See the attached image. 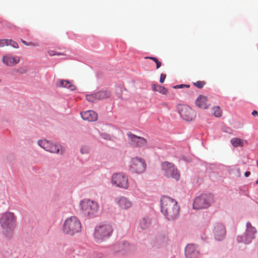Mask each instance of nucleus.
Returning a JSON list of instances; mask_svg holds the SVG:
<instances>
[{"label": "nucleus", "mask_w": 258, "mask_h": 258, "mask_svg": "<svg viewBox=\"0 0 258 258\" xmlns=\"http://www.w3.org/2000/svg\"><path fill=\"white\" fill-rule=\"evenodd\" d=\"M81 223L76 216L68 217L64 221L62 230L66 234L73 236L81 232Z\"/></svg>", "instance_id": "5"}, {"label": "nucleus", "mask_w": 258, "mask_h": 258, "mask_svg": "<svg viewBox=\"0 0 258 258\" xmlns=\"http://www.w3.org/2000/svg\"><path fill=\"white\" fill-rule=\"evenodd\" d=\"M256 233V228L248 221L246 223L244 232L241 235H237L236 241L239 243L249 244L255 238Z\"/></svg>", "instance_id": "6"}, {"label": "nucleus", "mask_w": 258, "mask_h": 258, "mask_svg": "<svg viewBox=\"0 0 258 258\" xmlns=\"http://www.w3.org/2000/svg\"><path fill=\"white\" fill-rule=\"evenodd\" d=\"M114 203L121 210H127L133 206V202L127 197L119 196L114 199Z\"/></svg>", "instance_id": "14"}, {"label": "nucleus", "mask_w": 258, "mask_h": 258, "mask_svg": "<svg viewBox=\"0 0 258 258\" xmlns=\"http://www.w3.org/2000/svg\"><path fill=\"white\" fill-rule=\"evenodd\" d=\"M256 183L258 184V180L256 181Z\"/></svg>", "instance_id": "43"}, {"label": "nucleus", "mask_w": 258, "mask_h": 258, "mask_svg": "<svg viewBox=\"0 0 258 258\" xmlns=\"http://www.w3.org/2000/svg\"><path fill=\"white\" fill-rule=\"evenodd\" d=\"M113 231L112 225L107 222L97 225L94 228V237L98 241H103L109 238Z\"/></svg>", "instance_id": "4"}, {"label": "nucleus", "mask_w": 258, "mask_h": 258, "mask_svg": "<svg viewBox=\"0 0 258 258\" xmlns=\"http://www.w3.org/2000/svg\"><path fill=\"white\" fill-rule=\"evenodd\" d=\"M183 87H189V86L186 85L181 84V85H176V86H173V88H174V89L182 88Z\"/></svg>", "instance_id": "35"}, {"label": "nucleus", "mask_w": 258, "mask_h": 258, "mask_svg": "<svg viewBox=\"0 0 258 258\" xmlns=\"http://www.w3.org/2000/svg\"><path fill=\"white\" fill-rule=\"evenodd\" d=\"M16 226V217L12 212L3 213L0 217V227L3 234L7 236H11Z\"/></svg>", "instance_id": "2"}, {"label": "nucleus", "mask_w": 258, "mask_h": 258, "mask_svg": "<svg viewBox=\"0 0 258 258\" xmlns=\"http://www.w3.org/2000/svg\"><path fill=\"white\" fill-rule=\"evenodd\" d=\"M205 84V83L204 81H197L194 83V85L200 89L202 88Z\"/></svg>", "instance_id": "32"}, {"label": "nucleus", "mask_w": 258, "mask_h": 258, "mask_svg": "<svg viewBox=\"0 0 258 258\" xmlns=\"http://www.w3.org/2000/svg\"><path fill=\"white\" fill-rule=\"evenodd\" d=\"M250 172L249 171H246L244 173V175L246 177H248L250 175Z\"/></svg>", "instance_id": "39"}, {"label": "nucleus", "mask_w": 258, "mask_h": 258, "mask_svg": "<svg viewBox=\"0 0 258 258\" xmlns=\"http://www.w3.org/2000/svg\"><path fill=\"white\" fill-rule=\"evenodd\" d=\"M237 170L238 172H239L240 169H239V168H237Z\"/></svg>", "instance_id": "42"}, {"label": "nucleus", "mask_w": 258, "mask_h": 258, "mask_svg": "<svg viewBox=\"0 0 258 258\" xmlns=\"http://www.w3.org/2000/svg\"><path fill=\"white\" fill-rule=\"evenodd\" d=\"M152 88L154 91H157L162 94H166L168 92L167 90L165 87L161 86L153 85Z\"/></svg>", "instance_id": "25"}, {"label": "nucleus", "mask_w": 258, "mask_h": 258, "mask_svg": "<svg viewBox=\"0 0 258 258\" xmlns=\"http://www.w3.org/2000/svg\"><path fill=\"white\" fill-rule=\"evenodd\" d=\"M213 234L215 239L217 241L224 239L226 235V229L224 225L221 223L215 224L213 228Z\"/></svg>", "instance_id": "15"}, {"label": "nucleus", "mask_w": 258, "mask_h": 258, "mask_svg": "<svg viewBox=\"0 0 258 258\" xmlns=\"http://www.w3.org/2000/svg\"><path fill=\"white\" fill-rule=\"evenodd\" d=\"M8 45H10L15 48H18L19 47V45L16 42L12 40V39H8Z\"/></svg>", "instance_id": "30"}, {"label": "nucleus", "mask_w": 258, "mask_h": 258, "mask_svg": "<svg viewBox=\"0 0 258 258\" xmlns=\"http://www.w3.org/2000/svg\"><path fill=\"white\" fill-rule=\"evenodd\" d=\"M257 114V112L256 110H253L252 112V115H255V114Z\"/></svg>", "instance_id": "41"}, {"label": "nucleus", "mask_w": 258, "mask_h": 258, "mask_svg": "<svg viewBox=\"0 0 258 258\" xmlns=\"http://www.w3.org/2000/svg\"><path fill=\"white\" fill-rule=\"evenodd\" d=\"M110 93L108 91H102L98 92L87 94L86 96V99L90 102H94L97 100L105 99L110 96Z\"/></svg>", "instance_id": "17"}, {"label": "nucleus", "mask_w": 258, "mask_h": 258, "mask_svg": "<svg viewBox=\"0 0 258 258\" xmlns=\"http://www.w3.org/2000/svg\"><path fill=\"white\" fill-rule=\"evenodd\" d=\"M1 82V80L0 79V82Z\"/></svg>", "instance_id": "44"}, {"label": "nucleus", "mask_w": 258, "mask_h": 258, "mask_svg": "<svg viewBox=\"0 0 258 258\" xmlns=\"http://www.w3.org/2000/svg\"><path fill=\"white\" fill-rule=\"evenodd\" d=\"M160 203V210L166 219L173 221L179 217L180 208L176 200L167 196H163Z\"/></svg>", "instance_id": "1"}, {"label": "nucleus", "mask_w": 258, "mask_h": 258, "mask_svg": "<svg viewBox=\"0 0 258 258\" xmlns=\"http://www.w3.org/2000/svg\"><path fill=\"white\" fill-rule=\"evenodd\" d=\"M200 254L199 247L194 244H189L185 248V255L186 258H197Z\"/></svg>", "instance_id": "18"}, {"label": "nucleus", "mask_w": 258, "mask_h": 258, "mask_svg": "<svg viewBox=\"0 0 258 258\" xmlns=\"http://www.w3.org/2000/svg\"><path fill=\"white\" fill-rule=\"evenodd\" d=\"M90 258H101V256L100 254L99 255H97V257H96L95 255L91 256Z\"/></svg>", "instance_id": "40"}, {"label": "nucleus", "mask_w": 258, "mask_h": 258, "mask_svg": "<svg viewBox=\"0 0 258 258\" xmlns=\"http://www.w3.org/2000/svg\"><path fill=\"white\" fill-rule=\"evenodd\" d=\"M99 210L98 203L90 199H83L79 203V211L83 215L90 218L96 217Z\"/></svg>", "instance_id": "3"}, {"label": "nucleus", "mask_w": 258, "mask_h": 258, "mask_svg": "<svg viewBox=\"0 0 258 258\" xmlns=\"http://www.w3.org/2000/svg\"><path fill=\"white\" fill-rule=\"evenodd\" d=\"M37 144L41 148L51 153L62 155L65 152L64 147L56 142L44 139L38 141Z\"/></svg>", "instance_id": "7"}, {"label": "nucleus", "mask_w": 258, "mask_h": 258, "mask_svg": "<svg viewBox=\"0 0 258 258\" xmlns=\"http://www.w3.org/2000/svg\"><path fill=\"white\" fill-rule=\"evenodd\" d=\"M148 58L153 60V61H154L155 62H156L158 60L157 58L156 57H148Z\"/></svg>", "instance_id": "38"}, {"label": "nucleus", "mask_w": 258, "mask_h": 258, "mask_svg": "<svg viewBox=\"0 0 258 258\" xmlns=\"http://www.w3.org/2000/svg\"><path fill=\"white\" fill-rule=\"evenodd\" d=\"M230 142L234 147L242 146L243 144V141L237 138H234L231 139Z\"/></svg>", "instance_id": "24"}, {"label": "nucleus", "mask_w": 258, "mask_h": 258, "mask_svg": "<svg viewBox=\"0 0 258 258\" xmlns=\"http://www.w3.org/2000/svg\"><path fill=\"white\" fill-rule=\"evenodd\" d=\"M156 68L157 69H159L161 66V63L158 60L156 62Z\"/></svg>", "instance_id": "37"}, {"label": "nucleus", "mask_w": 258, "mask_h": 258, "mask_svg": "<svg viewBox=\"0 0 258 258\" xmlns=\"http://www.w3.org/2000/svg\"><path fill=\"white\" fill-rule=\"evenodd\" d=\"M8 39H0V47L8 46Z\"/></svg>", "instance_id": "34"}, {"label": "nucleus", "mask_w": 258, "mask_h": 258, "mask_svg": "<svg viewBox=\"0 0 258 258\" xmlns=\"http://www.w3.org/2000/svg\"><path fill=\"white\" fill-rule=\"evenodd\" d=\"M214 202V196L210 194H202L197 197L193 202L194 210H201L209 207Z\"/></svg>", "instance_id": "8"}, {"label": "nucleus", "mask_w": 258, "mask_h": 258, "mask_svg": "<svg viewBox=\"0 0 258 258\" xmlns=\"http://www.w3.org/2000/svg\"><path fill=\"white\" fill-rule=\"evenodd\" d=\"M21 42L25 45L26 46H37L38 45L36 43H33L32 42H27L25 40H23V39H21Z\"/></svg>", "instance_id": "33"}, {"label": "nucleus", "mask_w": 258, "mask_h": 258, "mask_svg": "<svg viewBox=\"0 0 258 258\" xmlns=\"http://www.w3.org/2000/svg\"><path fill=\"white\" fill-rule=\"evenodd\" d=\"M161 172L164 176L172 178L178 181L180 179V174L175 166L172 163L165 161L161 163Z\"/></svg>", "instance_id": "10"}, {"label": "nucleus", "mask_w": 258, "mask_h": 258, "mask_svg": "<svg viewBox=\"0 0 258 258\" xmlns=\"http://www.w3.org/2000/svg\"><path fill=\"white\" fill-rule=\"evenodd\" d=\"M213 114L216 117H220L222 115V111L219 106L214 107L212 109Z\"/></svg>", "instance_id": "26"}, {"label": "nucleus", "mask_w": 258, "mask_h": 258, "mask_svg": "<svg viewBox=\"0 0 258 258\" xmlns=\"http://www.w3.org/2000/svg\"><path fill=\"white\" fill-rule=\"evenodd\" d=\"M90 147L88 146L83 145L80 148V152L82 154H88L90 152Z\"/></svg>", "instance_id": "27"}, {"label": "nucleus", "mask_w": 258, "mask_h": 258, "mask_svg": "<svg viewBox=\"0 0 258 258\" xmlns=\"http://www.w3.org/2000/svg\"><path fill=\"white\" fill-rule=\"evenodd\" d=\"M2 61L6 66L14 67L20 62V59L18 56H13L8 54L2 56Z\"/></svg>", "instance_id": "19"}, {"label": "nucleus", "mask_w": 258, "mask_h": 258, "mask_svg": "<svg viewBox=\"0 0 258 258\" xmlns=\"http://www.w3.org/2000/svg\"><path fill=\"white\" fill-rule=\"evenodd\" d=\"M135 246L124 240L119 241L112 246V251L114 254L124 256L134 251Z\"/></svg>", "instance_id": "9"}, {"label": "nucleus", "mask_w": 258, "mask_h": 258, "mask_svg": "<svg viewBox=\"0 0 258 258\" xmlns=\"http://www.w3.org/2000/svg\"><path fill=\"white\" fill-rule=\"evenodd\" d=\"M146 166L145 160L140 157L132 159L130 165L132 171L139 174L143 173L146 170Z\"/></svg>", "instance_id": "12"}, {"label": "nucleus", "mask_w": 258, "mask_h": 258, "mask_svg": "<svg viewBox=\"0 0 258 258\" xmlns=\"http://www.w3.org/2000/svg\"><path fill=\"white\" fill-rule=\"evenodd\" d=\"M100 136L103 138L104 140H112V136L107 133H99Z\"/></svg>", "instance_id": "28"}, {"label": "nucleus", "mask_w": 258, "mask_h": 258, "mask_svg": "<svg viewBox=\"0 0 258 258\" xmlns=\"http://www.w3.org/2000/svg\"><path fill=\"white\" fill-rule=\"evenodd\" d=\"M82 118L89 121H95L98 118L97 114L93 110H88L81 113Z\"/></svg>", "instance_id": "20"}, {"label": "nucleus", "mask_w": 258, "mask_h": 258, "mask_svg": "<svg viewBox=\"0 0 258 258\" xmlns=\"http://www.w3.org/2000/svg\"><path fill=\"white\" fill-rule=\"evenodd\" d=\"M165 78H166V75H165L164 74H161L160 75V82L161 83H163L164 82Z\"/></svg>", "instance_id": "36"}, {"label": "nucleus", "mask_w": 258, "mask_h": 258, "mask_svg": "<svg viewBox=\"0 0 258 258\" xmlns=\"http://www.w3.org/2000/svg\"><path fill=\"white\" fill-rule=\"evenodd\" d=\"M180 116L186 121H191L195 117L192 109L187 105H183L179 110Z\"/></svg>", "instance_id": "16"}, {"label": "nucleus", "mask_w": 258, "mask_h": 258, "mask_svg": "<svg viewBox=\"0 0 258 258\" xmlns=\"http://www.w3.org/2000/svg\"><path fill=\"white\" fill-rule=\"evenodd\" d=\"M127 136L128 142L131 145L144 148L147 147V141L145 138L137 136L131 132L127 134Z\"/></svg>", "instance_id": "13"}, {"label": "nucleus", "mask_w": 258, "mask_h": 258, "mask_svg": "<svg viewBox=\"0 0 258 258\" xmlns=\"http://www.w3.org/2000/svg\"><path fill=\"white\" fill-rule=\"evenodd\" d=\"M111 184L117 187L124 189L128 188V178L126 174L123 172L114 173L112 175Z\"/></svg>", "instance_id": "11"}, {"label": "nucleus", "mask_w": 258, "mask_h": 258, "mask_svg": "<svg viewBox=\"0 0 258 258\" xmlns=\"http://www.w3.org/2000/svg\"><path fill=\"white\" fill-rule=\"evenodd\" d=\"M55 85L58 87L66 88L71 91H74L76 89L75 86L72 84L68 80L59 79L57 81Z\"/></svg>", "instance_id": "21"}, {"label": "nucleus", "mask_w": 258, "mask_h": 258, "mask_svg": "<svg viewBox=\"0 0 258 258\" xmlns=\"http://www.w3.org/2000/svg\"><path fill=\"white\" fill-rule=\"evenodd\" d=\"M151 224V220L148 217H143L139 222L140 227L143 230H146L150 227Z\"/></svg>", "instance_id": "23"}, {"label": "nucleus", "mask_w": 258, "mask_h": 258, "mask_svg": "<svg viewBox=\"0 0 258 258\" xmlns=\"http://www.w3.org/2000/svg\"><path fill=\"white\" fill-rule=\"evenodd\" d=\"M48 54L50 55V56H54V55H64L63 53H61V52H56L55 51L53 50H49L48 51Z\"/></svg>", "instance_id": "31"}, {"label": "nucleus", "mask_w": 258, "mask_h": 258, "mask_svg": "<svg viewBox=\"0 0 258 258\" xmlns=\"http://www.w3.org/2000/svg\"><path fill=\"white\" fill-rule=\"evenodd\" d=\"M196 105L202 109H206L209 107L207 103V98L206 96L200 95L198 97L196 101Z\"/></svg>", "instance_id": "22"}, {"label": "nucleus", "mask_w": 258, "mask_h": 258, "mask_svg": "<svg viewBox=\"0 0 258 258\" xmlns=\"http://www.w3.org/2000/svg\"><path fill=\"white\" fill-rule=\"evenodd\" d=\"M16 72L20 75L25 74L27 72V69L25 67H20L16 70Z\"/></svg>", "instance_id": "29"}]
</instances>
